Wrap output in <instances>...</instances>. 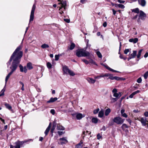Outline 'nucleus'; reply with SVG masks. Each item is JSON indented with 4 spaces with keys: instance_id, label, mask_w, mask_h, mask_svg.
Here are the masks:
<instances>
[{
    "instance_id": "nucleus-1",
    "label": "nucleus",
    "mask_w": 148,
    "mask_h": 148,
    "mask_svg": "<svg viewBox=\"0 0 148 148\" xmlns=\"http://www.w3.org/2000/svg\"><path fill=\"white\" fill-rule=\"evenodd\" d=\"M18 47H17L15 51L11 56L9 61L7 63L8 67L11 64V62L12 59V62L11 71L8 74L5 78V84L6 83L10 76L12 74L13 72L16 69L18 64Z\"/></svg>"
},
{
    "instance_id": "nucleus-2",
    "label": "nucleus",
    "mask_w": 148,
    "mask_h": 148,
    "mask_svg": "<svg viewBox=\"0 0 148 148\" xmlns=\"http://www.w3.org/2000/svg\"><path fill=\"white\" fill-rule=\"evenodd\" d=\"M76 55L79 57L89 56L90 55V53L88 51H86V50L81 49L77 50Z\"/></svg>"
},
{
    "instance_id": "nucleus-3",
    "label": "nucleus",
    "mask_w": 148,
    "mask_h": 148,
    "mask_svg": "<svg viewBox=\"0 0 148 148\" xmlns=\"http://www.w3.org/2000/svg\"><path fill=\"white\" fill-rule=\"evenodd\" d=\"M124 120L125 119H122L120 117H116L113 119L114 122L117 124L121 125L123 123Z\"/></svg>"
},
{
    "instance_id": "nucleus-4",
    "label": "nucleus",
    "mask_w": 148,
    "mask_h": 148,
    "mask_svg": "<svg viewBox=\"0 0 148 148\" xmlns=\"http://www.w3.org/2000/svg\"><path fill=\"white\" fill-rule=\"evenodd\" d=\"M36 7L35 5L34 4L33 5L32 8L31 14L30 15V19L29 21V23L31 21H32L34 20V12L36 8Z\"/></svg>"
},
{
    "instance_id": "nucleus-5",
    "label": "nucleus",
    "mask_w": 148,
    "mask_h": 148,
    "mask_svg": "<svg viewBox=\"0 0 148 148\" xmlns=\"http://www.w3.org/2000/svg\"><path fill=\"white\" fill-rule=\"evenodd\" d=\"M137 51H133V53L129 55V57L127 58L128 61H129L132 58H134L136 56Z\"/></svg>"
},
{
    "instance_id": "nucleus-6",
    "label": "nucleus",
    "mask_w": 148,
    "mask_h": 148,
    "mask_svg": "<svg viewBox=\"0 0 148 148\" xmlns=\"http://www.w3.org/2000/svg\"><path fill=\"white\" fill-rule=\"evenodd\" d=\"M146 16V14L142 11L140 10L138 16L140 18L141 20H144Z\"/></svg>"
},
{
    "instance_id": "nucleus-7",
    "label": "nucleus",
    "mask_w": 148,
    "mask_h": 148,
    "mask_svg": "<svg viewBox=\"0 0 148 148\" xmlns=\"http://www.w3.org/2000/svg\"><path fill=\"white\" fill-rule=\"evenodd\" d=\"M138 4L142 7L146 5V1L145 0H138Z\"/></svg>"
},
{
    "instance_id": "nucleus-8",
    "label": "nucleus",
    "mask_w": 148,
    "mask_h": 148,
    "mask_svg": "<svg viewBox=\"0 0 148 148\" xmlns=\"http://www.w3.org/2000/svg\"><path fill=\"white\" fill-rule=\"evenodd\" d=\"M66 137H64L62 138H60L59 140L60 141H62L61 142V144L63 145V144H66L68 143V141L66 139Z\"/></svg>"
},
{
    "instance_id": "nucleus-9",
    "label": "nucleus",
    "mask_w": 148,
    "mask_h": 148,
    "mask_svg": "<svg viewBox=\"0 0 148 148\" xmlns=\"http://www.w3.org/2000/svg\"><path fill=\"white\" fill-rule=\"evenodd\" d=\"M19 67L20 68V71L21 72H24L25 73L27 72V70L25 66L24 67H23L21 65H19Z\"/></svg>"
},
{
    "instance_id": "nucleus-10",
    "label": "nucleus",
    "mask_w": 148,
    "mask_h": 148,
    "mask_svg": "<svg viewBox=\"0 0 148 148\" xmlns=\"http://www.w3.org/2000/svg\"><path fill=\"white\" fill-rule=\"evenodd\" d=\"M57 99L58 98L57 97H51L50 98L49 100L47 101V103H53L56 101L57 100Z\"/></svg>"
},
{
    "instance_id": "nucleus-11",
    "label": "nucleus",
    "mask_w": 148,
    "mask_h": 148,
    "mask_svg": "<svg viewBox=\"0 0 148 148\" xmlns=\"http://www.w3.org/2000/svg\"><path fill=\"white\" fill-rule=\"evenodd\" d=\"M140 121L143 126H145L146 125V119L145 118H141L140 119Z\"/></svg>"
},
{
    "instance_id": "nucleus-12",
    "label": "nucleus",
    "mask_w": 148,
    "mask_h": 148,
    "mask_svg": "<svg viewBox=\"0 0 148 148\" xmlns=\"http://www.w3.org/2000/svg\"><path fill=\"white\" fill-rule=\"evenodd\" d=\"M102 64L107 69H108V70H109V71H110L113 72H116V73H119V71H118L114 70V69L111 68L110 67H109L108 66H106V65H105L104 64Z\"/></svg>"
},
{
    "instance_id": "nucleus-13",
    "label": "nucleus",
    "mask_w": 148,
    "mask_h": 148,
    "mask_svg": "<svg viewBox=\"0 0 148 148\" xmlns=\"http://www.w3.org/2000/svg\"><path fill=\"white\" fill-rule=\"evenodd\" d=\"M76 116L77 120H80L82 118L84 117V116H83L82 114L81 113H78L76 114Z\"/></svg>"
},
{
    "instance_id": "nucleus-14",
    "label": "nucleus",
    "mask_w": 148,
    "mask_h": 148,
    "mask_svg": "<svg viewBox=\"0 0 148 148\" xmlns=\"http://www.w3.org/2000/svg\"><path fill=\"white\" fill-rule=\"evenodd\" d=\"M88 82L90 84H94L96 82L95 80L90 78H88L86 79Z\"/></svg>"
},
{
    "instance_id": "nucleus-15",
    "label": "nucleus",
    "mask_w": 148,
    "mask_h": 148,
    "mask_svg": "<svg viewBox=\"0 0 148 148\" xmlns=\"http://www.w3.org/2000/svg\"><path fill=\"white\" fill-rule=\"evenodd\" d=\"M59 4H62V8L64 7V9H66V1L61 2Z\"/></svg>"
},
{
    "instance_id": "nucleus-16",
    "label": "nucleus",
    "mask_w": 148,
    "mask_h": 148,
    "mask_svg": "<svg viewBox=\"0 0 148 148\" xmlns=\"http://www.w3.org/2000/svg\"><path fill=\"white\" fill-rule=\"evenodd\" d=\"M27 67L28 70H30L33 68L32 63L29 62L27 64Z\"/></svg>"
},
{
    "instance_id": "nucleus-17",
    "label": "nucleus",
    "mask_w": 148,
    "mask_h": 148,
    "mask_svg": "<svg viewBox=\"0 0 148 148\" xmlns=\"http://www.w3.org/2000/svg\"><path fill=\"white\" fill-rule=\"evenodd\" d=\"M138 38H135L134 39L131 38L129 40V41L130 42H132L134 43H136L138 41Z\"/></svg>"
},
{
    "instance_id": "nucleus-18",
    "label": "nucleus",
    "mask_w": 148,
    "mask_h": 148,
    "mask_svg": "<svg viewBox=\"0 0 148 148\" xmlns=\"http://www.w3.org/2000/svg\"><path fill=\"white\" fill-rule=\"evenodd\" d=\"M63 70L64 72L66 73H68L70 70L66 66H64L63 67Z\"/></svg>"
},
{
    "instance_id": "nucleus-19",
    "label": "nucleus",
    "mask_w": 148,
    "mask_h": 148,
    "mask_svg": "<svg viewBox=\"0 0 148 148\" xmlns=\"http://www.w3.org/2000/svg\"><path fill=\"white\" fill-rule=\"evenodd\" d=\"M83 142L82 141H80V142L77 144L75 147V148H82V144H83Z\"/></svg>"
},
{
    "instance_id": "nucleus-20",
    "label": "nucleus",
    "mask_w": 148,
    "mask_h": 148,
    "mask_svg": "<svg viewBox=\"0 0 148 148\" xmlns=\"http://www.w3.org/2000/svg\"><path fill=\"white\" fill-rule=\"evenodd\" d=\"M64 128L62 125H58L57 126V129L58 130H64Z\"/></svg>"
},
{
    "instance_id": "nucleus-21",
    "label": "nucleus",
    "mask_w": 148,
    "mask_h": 148,
    "mask_svg": "<svg viewBox=\"0 0 148 148\" xmlns=\"http://www.w3.org/2000/svg\"><path fill=\"white\" fill-rule=\"evenodd\" d=\"M103 112L102 110H101L99 113L98 116L99 117H102L103 115Z\"/></svg>"
},
{
    "instance_id": "nucleus-22",
    "label": "nucleus",
    "mask_w": 148,
    "mask_h": 148,
    "mask_svg": "<svg viewBox=\"0 0 148 148\" xmlns=\"http://www.w3.org/2000/svg\"><path fill=\"white\" fill-rule=\"evenodd\" d=\"M132 12L138 14L139 12V9L138 8H136L135 9H133L132 10Z\"/></svg>"
},
{
    "instance_id": "nucleus-23",
    "label": "nucleus",
    "mask_w": 148,
    "mask_h": 148,
    "mask_svg": "<svg viewBox=\"0 0 148 148\" xmlns=\"http://www.w3.org/2000/svg\"><path fill=\"white\" fill-rule=\"evenodd\" d=\"M98 121V119L97 118H93L92 119V122L94 123H97Z\"/></svg>"
},
{
    "instance_id": "nucleus-24",
    "label": "nucleus",
    "mask_w": 148,
    "mask_h": 148,
    "mask_svg": "<svg viewBox=\"0 0 148 148\" xmlns=\"http://www.w3.org/2000/svg\"><path fill=\"white\" fill-rule=\"evenodd\" d=\"M111 110L110 108L107 109L105 112V115L106 116H108Z\"/></svg>"
},
{
    "instance_id": "nucleus-25",
    "label": "nucleus",
    "mask_w": 148,
    "mask_h": 148,
    "mask_svg": "<svg viewBox=\"0 0 148 148\" xmlns=\"http://www.w3.org/2000/svg\"><path fill=\"white\" fill-rule=\"evenodd\" d=\"M21 47L19 46V59L21 58L22 56L23 53L22 51H19Z\"/></svg>"
},
{
    "instance_id": "nucleus-26",
    "label": "nucleus",
    "mask_w": 148,
    "mask_h": 148,
    "mask_svg": "<svg viewBox=\"0 0 148 148\" xmlns=\"http://www.w3.org/2000/svg\"><path fill=\"white\" fill-rule=\"evenodd\" d=\"M41 47L43 49L48 48L49 47V45L46 44H44L41 46Z\"/></svg>"
},
{
    "instance_id": "nucleus-27",
    "label": "nucleus",
    "mask_w": 148,
    "mask_h": 148,
    "mask_svg": "<svg viewBox=\"0 0 148 148\" xmlns=\"http://www.w3.org/2000/svg\"><path fill=\"white\" fill-rule=\"evenodd\" d=\"M143 51L142 49H140L138 52V54L137 55V57L139 59L141 56V52Z\"/></svg>"
},
{
    "instance_id": "nucleus-28",
    "label": "nucleus",
    "mask_w": 148,
    "mask_h": 148,
    "mask_svg": "<svg viewBox=\"0 0 148 148\" xmlns=\"http://www.w3.org/2000/svg\"><path fill=\"white\" fill-rule=\"evenodd\" d=\"M29 141V140H25L24 141L20 142L19 141V148H20L21 145L24 144L25 143Z\"/></svg>"
},
{
    "instance_id": "nucleus-29",
    "label": "nucleus",
    "mask_w": 148,
    "mask_h": 148,
    "mask_svg": "<svg viewBox=\"0 0 148 148\" xmlns=\"http://www.w3.org/2000/svg\"><path fill=\"white\" fill-rule=\"evenodd\" d=\"M16 146H13L12 145H10V148H18V143L17 142Z\"/></svg>"
},
{
    "instance_id": "nucleus-30",
    "label": "nucleus",
    "mask_w": 148,
    "mask_h": 148,
    "mask_svg": "<svg viewBox=\"0 0 148 148\" xmlns=\"http://www.w3.org/2000/svg\"><path fill=\"white\" fill-rule=\"evenodd\" d=\"M75 44L73 43H72L69 47V49L71 50H73L75 47Z\"/></svg>"
},
{
    "instance_id": "nucleus-31",
    "label": "nucleus",
    "mask_w": 148,
    "mask_h": 148,
    "mask_svg": "<svg viewBox=\"0 0 148 148\" xmlns=\"http://www.w3.org/2000/svg\"><path fill=\"white\" fill-rule=\"evenodd\" d=\"M6 108L9 110H11L12 109V107L8 104L5 103V104Z\"/></svg>"
},
{
    "instance_id": "nucleus-32",
    "label": "nucleus",
    "mask_w": 148,
    "mask_h": 148,
    "mask_svg": "<svg viewBox=\"0 0 148 148\" xmlns=\"http://www.w3.org/2000/svg\"><path fill=\"white\" fill-rule=\"evenodd\" d=\"M121 127L123 129H124L125 128H128L129 127L126 124L124 123L123 124Z\"/></svg>"
},
{
    "instance_id": "nucleus-33",
    "label": "nucleus",
    "mask_w": 148,
    "mask_h": 148,
    "mask_svg": "<svg viewBox=\"0 0 148 148\" xmlns=\"http://www.w3.org/2000/svg\"><path fill=\"white\" fill-rule=\"evenodd\" d=\"M97 139L98 140H99L100 139L102 138V135L101 134H100L99 133L97 135Z\"/></svg>"
},
{
    "instance_id": "nucleus-34",
    "label": "nucleus",
    "mask_w": 148,
    "mask_h": 148,
    "mask_svg": "<svg viewBox=\"0 0 148 148\" xmlns=\"http://www.w3.org/2000/svg\"><path fill=\"white\" fill-rule=\"evenodd\" d=\"M68 73L70 75L72 76H73L75 75V74L71 70L69 71Z\"/></svg>"
},
{
    "instance_id": "nucleus-35",
    "label": "nucleus",
    "mask_w": 148,
    "mask_h": 148,
    "mask_svg": "<svg viewBox=\"0 0 148 148\" xmlns=\"http://www.w3.org/2000/svg\"><path fill=\"white\" fill-rule=\"evenodd\" d=\"M96 53L97 54L99 58H101L102 57V55L99 51H97L96 52Z\"/></svg>"
},
{
    "instance_id": "nucleus-36",
    "label": "nucleus",
    "mask_w": 148,
    "mask_h": 148,
    "mask_svg": "<svg viewBox=\"0 0 148 148\" xmlns=\"http://www.w3.org/2000/svg\"><path fill=\"white\" fill-rule=\"evenodd\" d=\"M89 63L93 64L95 65H97V64H96V62L92 59H90L89 60Z\"/></svg>"
},
{
    "instance_id": "nucleus-37",
    "label": "nucleus",
    "mask_w": 148,
    "mask_h": 148,
    "mask_svg": "<svg viewBox=\"0 0 148 148\" xmlns=\"http://www.w3.org/2000/svg\"><path fill=\"white\" fill-rule=\"evenodd\" d=\"M19 82L20 83V84L21 86H22L21 87V90L23 91L24 90V84L22 82Z\"/></svg>"
},
{
    "instance_id": "nucleus-38",
    "label": "nucleus",
    "mask_w": 148,
    "mask_h": 148,
    "mask_svg": "<svg viewBox=\"0 0 148 148\" xmlns=\"http://www.w3.org/2000/svg\"><path fill=\"white\" fill-rule=\"evenodd\" d=\"M47 67L49 69L51 68L52 67L51 64L49 62H48L47 64Z\"/></svg>"
},
{
    "instance_id": "nucleus-39",
    "label": "nucleus",
    "mask_w": 148,
    "mask_h": 148,
    "mask_svg": "<svg viewBox=\"0 0 148 148\" xmlns=\"http://www.w3.org/2000/svg\"><path fill=\"white\" fill-rule=\"evenodd\" d=\"M148 76V71L146 72L144 74V78L146 79Z\"/></svg>"
},
{
    "instance_id": "nucleus-40",
    "label": "nucleus",
    "mask_w": 148,
    "mask_h": 148,
    "mask_svg": "<svg viewBox=\"0 0 148 148\" xmlns=\"http://www.w3.org/2000/svg\"><path fill=\"white\" fill-rule=\"evenodd\" d=\"M99 111V109L98 108L97 109L93 111V113L95 114H97Z\"/></svg>"
},
{
    "instance_id": "nucleus-41",
    "label": "nucleus",
    "mask_w": 148,
    "mask_h": 148,
    "mask_svg": "<svg viewBox=\"0 0 148 148\" xmlns=\"http://www.w3.org/2000/svg\"><path fill=\"white\" fill-rule=\"evenodd\" d=\"M118 7L122 9H123L125 8V6L123 5L120 4H118Z\"/></svg>"
},
{
    "instance_id": "nucleus-42",
    "label": "nucleus",
    "mask_w": 148,
    "mask_h": 148,
    "mask_svg": "<svg viewBox=\"0 0 148 148\" xmlns=\"http://www.w3.org/2000/svg\"><path fill=\"white\" fill-rule=\"evenodd\" d=\"M82 61L83 62H84L85 64H88L89 63V62L88 61V60L85 59H83L82 60Z\"/></svg>"
},
{
    "instance_id": "nucleus-43",
    "label": "nucleus",
    "mask_w": 148,
    "mask_h": 148,
    "mask_svg": "<svg viewBox=\"0 0 148 148\" xmlns=\"http://www.w3.org/2000/svg\"><path fill=\"white\" fill-rule=\"evenodd\" d=\"M50 129L47 128L45 132V135L46 136L48 134V132L49 131Z\"/></svg>"
},
{
    "instance_id": "nucleus-44",
    "label": "nucleus",
    "mask_w": 148,
    "mask_h": 148,
    "mask_svg": "<svg viewBox=\"0 0 148 148\" xmlns=\"http://www.w3.org/2000/svg\"><path fill=\"white\" fill-rule=\"evenodd\" d=\"M56 126H52V128L51 129V133H53V132L55 130V128H56Z\"/></svg>"
},
{
    "instance_id": "nucleus-45",
    "label": "nucleus",
    "mask_w": 148,
    "mask_h": 148,
    "mask_svg": "<svg viewBox=\"0 0 148 148\" xmlns=\"http://www.w3.org/2000/svg\"><path fill=\"white\" fill-rule=\"evenodd\" d=\"M59 55H56L55 56V60L56 61L58 60L59 59Z\"/></svg>"
},
{
    "instance_id": "nucleus-46",
    "label": "nucleus",
    "mask_w": 148,
    "mask_h": 148,
    "mask_svg": "<svg viewBox=\"0 0 148 148\" xmlns=\"http://www.w3.org/2000/svg\"><path fill=\"white\" fill-rule=\"evenodd\" d=\"M105 77L109 76V77H110L113 76V75L111 74L107 73H106L105 74Z\"/></svg>"
},
{
    "instance_id": "nucleus-47",
    "label": "nucleus",
    "mask_w": 148,
    "mask_h": 148,
    "mask_svg": "<svg viewBox=\"0 0 148 148\" xmlns=\"http://www.w3.org/2000/svg\"><path fill=\"white\" fill-rule=\"evenodd\" d=\"M111 100L113 102H114L117 100V98H114L111 97Z\"/></svg>"
},
{
    "instance_id": "nucleus-48",
    "label": "nucleus",
    "mask_w": 148,
    "mask_h": 148,
    "mask_svg": "<svg viewBox=\"0 0 148 148\" xmlns=\"http://www.w3.org/2000/svg\"><path fill=\"white\" fill-rule=\"evenodd\" d=\"M114 79H115L117 81H119L121 80V78L115 76Z\"/></svg>"
},
{
    "instance_id": "nucleus-49",
    "label": "nucleus",
    "mask_w": 148,
    "mask_h": 148,
    "mask_svg": "<svg viewBox=\"0 0 148 148\" xmlns=\"http://www.w3.org/2000/svg\"><path fill=\"white\" fill-rule=\"evenodd\" d=\"M58 133L59 135H61L63 134L64 133V132L63 131H58Z\"/></svg>"
},
{
    "instance_id": "nucleus-50",
    "label": "nucleus",
    "mask_w": 148,
    "mask_h": 148,
    "mask_svg": "<svg viewBox=\"0 0 148 148\" xmlns=\"http://www.w3.org/2000/svg\"><path fill=\"white\" fill-rule=\"evenodd\" d=\"M140 92V91L139 90H137L136 91H135L133 92L132 93L133 94V95H136V94L138 93H139Z\"/></svg>"
},
{
    "instance_id": "nucleus-51",
    "label": "nucleus",
    "mask_w": 148,
    "mask_h": 148,
    "mask_svg": "<svg viewBox=\"0 0 148 148\" xmlns=\"http://www.w3.org/2000/svg\"><path fill=\"white\" fill-rule=\"evenodd\" d=\"M142 81V79L140 77L138 78L137 80V82L138 83H140Z\"/></svg>"
},
{
    "instance_id": "nucleus-52",
    "label": "nucleus",
    "mask_w": 148,
    "mask_h": 148,
    "mask_svg": "<svg viewBox=\"0 0 148 148\" xmlns=\"http://www.w3.org/2000/svg\"><path fill=\"white\" fill-rule=\"evenodd\" d=\"M130 50L129 49H125L124 51V53L125 54H127V53Z\"/></svg>"
},
{
    "instance_id": "nucleus-53",
    "label": "nucleus",
    "mask_w": 148,
    "mask_h": 148,
    "mask_svg": "<svg viewBox=\"0 0 148 148\" xmlns=\"http://www.w3.org/2000/svg\"><path fill=\"white\" fill-rule=\"evenodd\" d=\"M5 91V90L4 89V88L3 89L1 90V92H2V93L0 94V97L3 95H4V92Z\"/></svg>"
},
{
    "instance_id": "nucleus-54",
    "label": "nucleus",
    "mask_w": 148,
    "mask_h": 148,
    "mask_svg": "<svg viewBox=\"0 0 148 148\" xmlns=\"http://www.w3.org/2000/svg\"><path fill=\"white\" fill-rule=\"evenodd\" d=\"M121 115L122 116L125 118H127V115L125 113L122 114Z\"/></svg>"
},
{
    "instance_id": "nucleus-55",
    "label": "nucleus",
    "mask_w": 148,
    "mask_h": 148,
    "mask_svg": "<svg viewBox=\"0 0 148 148\" xmlns=\"http://www.w3.org/2000/svg\"><path fill=\"white\" fill-rule=\"evenodd\" d=\"M50 112L53 115H54L55 113V111L53 109H51L50 110Z\"/></svg>"
},
{
    "instance_id": "nucleus-56",
    "label": "nucleus",
    "mask_w": 148,
    "mask_h": 148,
    "mask_svg": "<svg viewBox=\"0 0 148 148\" xmlns=\"http://www.w3.org/2000/svg\"><path fill=\"white\" fill-rule=\"evenodd\" d=\"M64 21L67 23H69L70 22V20L68 19H64Z\"/></svg>"
},
{
    "instance_id": "nucleus-57",
    "label": "nucleus",
    "mask_w": 148,
    "mask_h": 148,
    "mask_svg": "<svg viewBox=\"0 0 148 148\" xmlns=\"http://www.w3.org/2000/svg\"><path fill=\"white\" fill-rule=\"evenodd\" d=\"M117 91V89L116 88H114L113 90L112 91V92L114 94V93H116Z\"/></svg>"
},
{
    "instance_id": "nucleus-58",
    "label": "nucleus",
    "mask_w": 148,
    "mask_h": 148,
    "mask_svg": "<svg viewBox=\"0 0 148 148\" xmlns=\"http://www.w3.org/2000/svg\"><path fill=\"white\" fill-rule=\"evenodd\" d=\"M113 96L116 97V98L118 97H119L118 93H115L114 94Z\"/></svg>"
},
{
    "instance_id": "nucleus-59",
    "label": "nucleus",
    "mask_w": 148,
    "mask_h": 148,
    "mask_svg": "<svg viewBox=\"0 0 148 148\" xmlns=\"http://www.w3.org/2000/svg\"><path fill=\"white\" fill-rule=\"evenodd\" d=\"M118 1L119 3H123L125 2V1L121 0H118Z\"/></svg>"
},
{
    "instance_id": "nucleus-60",
    "label": "nucleus",
    "mask_w": 148,
    "mask_h": 148,
    "mask_svg": "<svg viewBox=\"0 0 148 148\" xmlns=\"http://www.w3.org/2000/svg\"><path fill=\"white\" fill-rule=\"evenodd\" d=\"M133 112L135 113H138L140 112V111L138 110H133Z\"/></svg>"
},
{
    "instance_id": "nucleus-61",
    "label": "nucleus",
    "mask_w": 148,
    "mask_h": 148,
    "mask_svg": "<svg viewBox=\"0 0 148 148\" xmlns=\"http://www.w3.org/2000/svg\"><path fill=\"white\" fill-rule=\"evenodd\" d=\"M109 79H110L111 80H113L114 79V77H113L112 76L108 78Z\"/></svg>"
},
{
    "instance_id": "nucleus-62",
    "label": "nucleus",
    "mask_w": 148,
    "mask_h": 148,
    "mask_svg": "<svg viewBox=\"0 0 148 148\" xmlns=\"http://www.w3.org/2000/svg\"><path fill=\"white\" fill-rule=\"evenodd\" d=\"M125 110L124 109H122L121 110V115L124 113V112H125Z\"/></svg>"
},
{
    "instance_id": "nucleus-63",
    "label": "nucleus",
    "mask_w": 148,
    "mask_h": 148,
    "mask_svg": "<svg viewBox=\"0 0 148 148\" xmlns=\"http://www.w3.org/2000/svg\"><path fill=\"white\" fill-rule=\"evenodd\" d=\"M144 115L146 117H148V112H145L144 113Z\"/></svg>"
},
{
    "instance_id": "nucleus-64",
    "label": "nucleus",
    "mask_w": 148,
    "mask_h": 148,
    "mask_svg": "<svg viewBox=\"0 0 148 148\" xmlns=\"http://www.w3.org/2000/svg\"><path fill=\"white\" fill-rule=\"evenodd\" d=\"M148 56V52H146L144 55V57L145 58L147 57Z\"/></svg>"
}]
</instances>
